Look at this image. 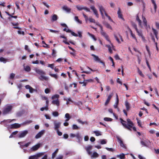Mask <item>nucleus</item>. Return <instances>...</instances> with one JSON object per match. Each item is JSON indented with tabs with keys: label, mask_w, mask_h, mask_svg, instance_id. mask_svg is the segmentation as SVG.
I'll return each instance as SVG.
<instances>
[{
	"label": "nucleus",
	"mask_w": 159,
	"mask_h": 159,
	"mask_svg": "<svg viewBox=\"0 0 159 159\" xmlns=\"http://www.w3.org/2000/svg\"><path fill=\"white\" fill-rule=\"evenodd\" d=\"M142 18L144 25L146 28L147 29L148 27V26L147 25V20L146 19V18L144 16H142Z\"/></svg>",
	"instance_id": "nucleus-20"
},
{
	"label": "nucleus",
	"mask_w": 159,
	"mask_h": 159,
	"mask_svg": "<svg viewBox=\"0 0 159 159\" xmlns=\"http://www.w3.org/2000/svg\"><path fill=\"white\" fill-rule=\"evenodd\" d=\"M106 47H107L108 48V50L109 52L110 53L112 54L113 52L112 49H111V46L109 45H107L106 46Z\"/></svg>",
	"instance_id": "nucleus-30"
},
{
	"label": "nucleus",
	"mask_w": 159,
	"mask_h": 159,
	"mask_svg": "<svg viewBox=\"0 0 159 159\" xmlns=\"http://www.w3.org/2000/svg\"><path fill=\"white\" fill-rule=\"evenodd\" d=\"M34 70L37 73L41 75L40 77L39 78L40 80H48V78L43 75H45V73L42 70L39 69L37 68H34Z\"/></svg>",
	"instance_id": "nucleus-1"
},
{
	"label": "nucleus",
	"mask_w": 159,
	"mask_h": 159,
	"mask_svg": "<svg viewBox=\"0 0 159 159\" xmlns=\"http://www.w3.org/2000/svg\"><path fill=\"white\" fill-rule=\"evenodd\" d=\"M72 129L74 130L78 129L79 128L76 125H73L72 127Z\"/></svg>",
	"instance_id": "nucleus-42"
},
{
	"label": "nucleus",
	"mask_w": 159,
	"mask_h": 159,
	"mask_svg": "<svg viewBox=\"0 0 159 159\" xmlns=\"http://www.w3.org/2000/svg\"><path fill=\"white\" fill-rule=\"evenodd\" d=\"M75 137H76L77 139V142L79 143H80L82 139L79 133L76 134L75 135Z\"/></svg>",
	"instance_id": "nucleus-22"
},
{
	"label": "nucleus",
	"mask_w": 159,
	"mask_h": 159,
	"mask_svg": "<svg viewBox=\"0 0 159 159\" xmlns=\"http://www.w3.org/2000/svg\"><path fill=\"white\" fill-rule=\"evenodd\" d=\"M13 108V106L11 105H8L6 106L3 108L2 111L3 115H6L10 113L11 111Z\"/></svg>",
	"instance_id": "nucleus-2"
},
{
	"label": "nucleus",
	"mask_w": 159,
	"mask_h": 159,
	"mask_svg": "<svg viewBox=\"0 0 159 159\" xmlns=\"http://www.w3.org/2000/svg\"><path fill=\"white\" fill-rule=\"evenodd\" d=\"M20 127V124L15 123L14 124L11 125H10L11 129H17Z\"/></svg>",
	"instance_id": "nucleus-18"
},
{
	"label": "nucleus",
	"mask_w": 159,
	"mask_h": 159,
	"mask_svg": "<svg viewBox=\"0 0 159 159\" xmlns=\"http://www.w3.org/2000/svg\"><path fill=\"white\" fill-rule=\"evenodd\" d=\"M48 67H50L51 68H52V69H54L53 64H48Z\"/></svg>",
	"instance_id": "nucleus-59"
},
{
	"label": "nucleus",
	"mask_w": 159,
	"mask_h": 159,
	"mask_svg": "<svg viewBox=\"0 0 159 159\" xmlns=\"http://www.w3.org/2000/svg\"><path fill=\"white\" fill-rule=\"evenodd\" d=\"M83 10H84L88 12L90 11V9L89 8L87 7H84Z\"/></svg>",
	"instance_id": "nucleus-61"
},
{
	"label": "nucleus",
	"mask_w": 159,
	"mask_h": 159,
	"mask_svg": "<svg viewBox=\"0 0 159 159\" xmlns=\"http://www.w3.org/2000/svg\"><path fill=\"white\" fill-rule=\"evenodd\" d=\"M137 33L138 34V35L140 37H142L143 35L142 32L141 30L139 31L138 30H136Z\"/></svg>",
	"instance_id": "nucleus-35"
},
{
	"label": "nucleus",
	"mask_w": 159,
	"mask_h": 159,
	"mask_svg": "<svg viewBox=\"0 0 159 159\" xmlns=\"http://www.w3.org/2000/svg\"><path fill=\"white\" fill-rule=\"evenodd\" d=\"M125 105L127 111H129L130 108V104L127 101L125 102Z\"/></svg>",
	"instance_id": "nucleus-24"
},
{
	"label": "nucleus",
	"mask_w": 159,
	"mask_h": 159,
	"mask_svg": "<svg viewBox=\"0 0 159 159\" xmlns=\"http://www.w3.org/2000/svg\"><path fill=\"white\" fill-rule=\"evenodd\" d=\"M40 146V143L38 144L31 148L30 150L32 151H35L37 150L39 148Z\"/></svg>",
	"instance_id": "nucleus-15"
},
{
	"label": "nucleus",
	"mask_w": 159,
	"mask_h": 159,
	"mask_svg": "<svg viewBox=\"0 0 159 159\" xmlns=\"http://www.w3.org/2000/svg\"><path fill=\"white\" fill-rule=\"evenodd\" d=\"M58 149H57L55 151L52 153V158H54L56 156V153L58 152Z\"/></svg>",
	"instance_id": "nucleus-37"
},
{
	"label": "nucleus",
	"mask_w": 159,
	"mask_h": 159,
	"mask_svg": "<svg viewBox=\"0 0 159 159\" xmlns=\"http://www.w3.org/2000/svg\"><path fill=\"white\" fill-rule=\"evenodd\" d=\"M88 34L95 40L96 41L97 39L95 37L94 35L92 34H90L89 32L88 33Z\"/></svg>",
	"instance_id": "nucleus-43"
},
{
	"label": "nucleus",
	"mask_w": 159,
	"mask_h": 159,
	"mask_svg": "<svg viewBox=\"0 0 159 159\" xmlns=\"http://www.w3.org/2000/svg\"><path fill=\"white\" fill-rule=\"evenodd\" d=\"M117 13L118 16V17L119 18L121 19L123 21H124L125 20V19L123 17V15L122 13L121 9L120 7H119L118 8V11Z\"/></svg>",
	"instance_id": "nucleus-8"
},
{
	"label": "nucleus",
	"mask_w": 159,
	"mask_h": 159,
	"mask_svg": "<svg viewBox=\"0 0 159 159\" xmlns=\"http://www.w3.org/2000/svg\"><path fill=\"white\" fill-rule=\"evenodd\" d=\"M56 51H55V50L54 49H53L52 53V56L55 57L56 56Z\"/></svg>",
	"instance_id": "nucleus-58"
},
{
	"label": "nucleus",
	"mask_w": 159,
	"mask_h": 159,
	"mask_svg": "<svg viewBox=\"0 0 159 159\" xmlns=\"http://www.w3.org/2000/svg\"><path fill=\"white\" fill-rule=\"evenodd\" d=\"M97 7L101 13H103L106 11L105 9L102 5L98 4Z\"/></svg>",
	"instance_id": "nucleus-17"
},
{
	"label": "nucleus",
	"mask_w": 159,
	"mask_h": 159,
	"mask_svg": "<svg viewBox=\"0 0 159 159\" xmlns=\"http://www.w3.org/2000/svg\"><path fill=\"white\" fill-rule=\"evenodd\" d=\"M89 80H84V81L82 82V83H83V86H85L87 85V82H86L85 81H89Z\"/></svg>",
	"instance_id": "nucleus-56"
},
{
	"label": "nucleus",
	"mask_w": 159,
	"mask_h": 159,
	"mask_svg": "<svg viewBox=\"0 0 159 159\" xmlns=\"http://www.w3.org/2000/svg\"><path fill=\"white\" fill-rule=\"evenodd\" d=\"M96 136H99L102 135L101 133L98 131H93Z\"/></svg>",
	"instance_id": "nucleus-36"
},
{
	"label": "nucleus",
	"mask_w": 159,
	"mask_h": 159,
	"mask_svg": "<svg viewBox=\"0 0 159 159\" xmlns=\"http://www.w3.org/2000/svg\"><path fill=\"white\" fill-rule=\"evenodd\" d=\"M105 25L107 28L110 29L111 30L112 29V27L108 23H107L106 24H105Z\"/></svg>",
	"instance_id": "nucleus-51"
},
{
	"label": "nucleus",
	"mask_w": 159,
	"mask_h": 159,
	"mask_svg": "<svg viewBox=\"0 0 159 159\" xmlns=\"http://www.w3.org/2000/svg\"><path fill=\"white\" fill-rule=\"evenodd\" d=\"M132 26H133L134 28L135 29V30L136 31L137 30H138L137 26L136 24H135V23H134L132 24Z\"/></svg>",
	"instance_id": "nucleus-63"
},
{
	"label": "nucleus",
	"mask_w": 159,
	"mask_h": 159,
	"mask_svg": "<svg viewBox=\"0 0 159 159\" xmlns=\"http://www.w3.org/2000/svg\"><path fill=\"white\" fill-rule=\"evenodd\" d=\"M57 134L60 136L62 135V133L60 131L59 129L56 130Z\"/></svg>",
	"instance_id": "nucleus-54"
},
{
	"label": "nucleus",
	"mask_w": 159,
	"mask_h": 159,
	"mask_svg": "<svg viewBox=\"0 0 159 159\" xmlns=\"http://www.w3.org/2000/svg\"><path fill=\"white\" fill-rule=\"evenodd\" d=\"M77 9L79 11H81L83 9L84 7L83 6L77 5L76 6Z\"/></svg>",
	"instance_id": "nucleus-34"
},
{
	"label": "nucleus",
	"mask_w": 159,
	"mask_h": 159,
	"mask_svg": "<svg viewBox=\"0 0 159 159\" xmlns=\"http://www.w3.org/2000/svg\"><path fill=\"white\" fill-rule=\"evenodd\" d=\"M63 31H66V32L67 33H71V34L73 36L75 37L78 36V35L77 34H75L74 32L71 31V30L70 29H68V30H67L66 28H65L63 29Z\"/></svg>",
	"instance_id": "nucleus-11"
},
{
	"label": "nucleus",
	"mask_w": 159,
	"mask_h": 159,
	"mask_svg": "<svg viewBox=\"0 0 159 159\" xmlns=\"http://www.w3.org/2000/svg\"><path fill=\"white\" fill-rule=\"evenodd\" d=\"M126 120L128 123V125L129 128L130 130L131 131V128L134 125L133 123L129 119H127Z\"/></svg>",
	"instance_id": "nucleus-12"
},
{
	"label": "nucleus",
	"mask_w": 159,
	"mask_h": 159,
	"mask_svg": "<svg viewBox=\"0 0 159 159\" xmlns=\"http://www.w3.org/2000/svg\"><path fill=\"white\" fill-rule=\"evenodd\" d=\"M77 121L79 123H80L82 124L83 125L84 124V123H85L86 124H87V122H86V121H85V122L82 121H81V120L80 119H78L77 120Z\"/></svg>",
	"instance_id": "nucleus-44"
},
{
	"label": "nucleus",
	"mask_w": 159,
	"mask_h": 159,
	"mask_svg": "<svg viewBox=\"0 0 159 159\" xmlns=\"http://www.w3.org/2000/svg\"><path fill=\"white\" fill-rule=\"evenodd\" d=\"M52 115L54 116H57L59 115L58 112L57 111H55L52 112Z\"/></svg>",
	"instance_id": "nucleus-45"
},
{
	"label": "nucleus",
	"mask_w": 159,
	"mask_h": 159,
	"mask_svg": "<svg viewBox=\"0 0 159 159\" xmlns=\"http://www.w3.org/2000/svg\"><path fill=\"white\" fill-rule=\"evenodd\" d=\"M112 96L113 94H111L108 96L107 98L105 103V106L107 105L109 103Z\"/></svg>",
	"instance_id": "nucleus-21"
},
{
	"label": "nucleus",
	"mask_w": 159,
	"mask_h": 159,
	"mask_svg": "<svg viewBox=\"0 0 159 159\" xmlns=\"http://www.w3.org/2000/svg\"><path fill=\"white\" fill-rule=\"evenodd\" d=\"M50 92V90L48 88H47L45 90V92L46 93H48Z\"/></svg>",
	"instance_id": "nucleus-60"
},
{
	"label": "nucleus",
	"mask_w": 159,
	"mask_h": 159,
	"mask_svg": "<svg viewBox=\"0 0 159 159\" xmlns=\"http://www.w3.org/2000/svg\"><path fill=\"white\" fill-rule=\"evenodd\" d=\"M61 122L55 120L54 122V129L55 130L59 129V128L60 127L61 125Z\"/></svg>",
	"instance_id": "nucleus-5"
},
{
	"label": "nucleus",
	"mask_w": 159,
	"mask_h": 159,
	"mask_svg": "<svg viewBox=\"0 0 159 159\" xmlns=\"http://www.w3.org/2000/svg\"><path fill=\"white\" fill-rule=\"evenodd\" d=\"M44 155V153L43 152L39 153L37 154L36 155L31 156L29 157V159H38V157H40Z\"/></svg>",
	"instance_id": "nucleus-4"
},
{
	"label": "nucleus",
	"mask_w": 159,
	"mask_h": 159,
	"mask_svg": "<svg viewBox=\"0 0 159 159\" xmlns=\"http://www.w3.org/2000/svg\"><path fill=\"white\" fill-rule=\"evenodd\" d=\"M62 9L63 10L66 11L68 12H70L71 11V9L69 8H68L67 6H64L62 7Z\"/></svg>",
	"instance_id": "nucleus-29"
},
{
	"label": "nucleus",
	"mask_w": 159,
	"mask_h": 159,
	"mask_svg": "<svg viewBox=\"0 0 159 159\" xmlns=\"http://www.w3.org/2000/svg\"><path fill=\"white\" fill-rule=\"evenodd\" d=\"M49 75L52 77L56 79H57L58 78V76L56 74H52L51 73L49 74Z\"/></svg>",
	"instance_id": "nucleus-40"
},
{
	"label": "nucleus",
	"mask_w": 159,
	"mask_h": 159,
	"mask_svg": "<svg viewBox=\"0 0 159 159\" xmlns=\"http://www.w3.org/2000/svg\"><path fill=\"white\" fill-rule=\"evenodd\" d=\"M117 157H119L120 159H125V155L123 153L116 156Z\"/></svg>",
	"instance_id": "nucleus-28"
},
{
	"label": "nucleus",
	"mask_w": 159,
	"mask_h": 159,
	"mask_svg": "<svg viewBox=\"0 0 159 159\" xmlns=\"http://www.w3.org/2000/svg\"><path fill=\"white\" fill-rule=\"evenodd\" d=\"M58 19V16L56 14H53L52 17L51 21L52 22L56 21Z\"/></svg>",
	"instance_id": "nucleus-27"
},
{
	"label": "nucleus",
	"mask_w": 159,
	"mask_h": 159,
	"mask_svg": "<svg viewBox=\"0 0 159 159\" xmlns=\"http://www.w3.org/2000/svg\"><path fill=\"white\" fill-rule=\"evenodd\" d=\"M98 25L100 27L101 29L100 33L101 35L105 38L110 43H111V41L109 38V36L103 30V27L102 25L100 24H98Z\"/></svg>",
	"instance_id": "nucleus-3"
},
{
	"label": "nucleus",
	"mask_w": 159,
	"mask_h": 159,
	"mask_svg": "<svg viewBox=\"0 0 159 159\" xmlns=\"http://www.w3.org/2000/svg\"><path fill=\"white\" fill-rule=\"evenodd\" d=\"M121 121V123L122 124V125L126 129H128L129 130H130L129 128L128 124H127L126 123V121L124 120L122 118H120V119Z\"/></svg>",
	"instance_id": "nucleus-10"
},
{
	"label": "nucleus",
	"mask_w": 159,
	"mask_h": 159,
	"mask_svg": "<svg viewBox=\"0 0 159 159\" xmlns=\"http://www.w3.org/2000/svg\"><path fill=\"white\" fill-rule=\"evenodd\" d=\"M75 20L77 21L80 24L82 23V21L81 20H80L79 19L78 16H75Z\"/></svg>",
	"instance_id": "nucleus-38"
},
{
	"label": "nucleus",
	"mask_w": 159,
	"mask_h": 159,
	"mask_svg": "<svg viewBox=\"0 0 159 159\" xmlns=\"http://www.w3.org/2000/svg\"><path fill=\"white\" fill-rule=\"evenodd\" d=\"M90 8L93 11V12L95 14L96 16L98 18L99 16V14L98 13V11L95 8V7L93 6H92L90 7Z\"/></svg>",
	"instance_id": "nucleus-16"
},
{
	"label": "nucleus",
	"mask_w": 159,
	"mask_h": 159,
	"mask_svg": "<svg viewBox=\"0 0 159 159\" xmlns=\"http://www.w3.org/2000/svg\"><path fill=\"white\" fill-rule=\"evenodd\" d=\"M24 70L27 72H29L31 70L30 67L29 66H26L24 67Z\"/></svg>",
	"instance_id": "nucleus-32"
},
{
	"label": "nucleus",
	"mask_w": 159,
	"mask_h": 159,
	"mask_svg": "<svg viewBox=\"0 0 159 159\" xmlns=\"http://www.w3.org/2000/svg\"><path fill=\"white\" fill-rule=\"evenodd\" d=\"M48 107L45 106V107H42L40 108V110L42 111H43L44 110H48Z\"/></svg>",
	"instance_id": "nucleus-49"
},
{
	"label": "nucleus",
	"mask_w": 159,
	"mask_h": 159,
	"mask_svg": "<svg viewBox=\"0 0 159 159\" xmlns=\"http://www.w3.org/2000/svg\"><path fill=\"white\" fill-rule=\"evenodd\" d=\"M44 133V130H41L35 136V138L36 139H38L40 138Z\"/></svg>",
	"instance_id": "nucleus-13"
},
{
	"label": "nucleus",
	"mask_w": 159,
	"mask_h": 159,
	"mask_svg": "<svg viewBox=\"0 0 159 159\" xmlns=\"http://www.w3.org/2000/svg\"><path fill=\"white\" fill-rule=\"evenodd\" d=\"M0 61L1 62H3L5 63L6 62V59L3 57H1L0 58Z\"/></svg>",
	"instance_id": "nucleus-47"
},
{
	"label": "nucleus",
	"mask_w": 159,
	"mask_h": 159,
	"mask_svg": "<svg viewBox=\"0 0 159 159\" xmlns=\"http://www.w3.org/2000/svg\"><path fill=\"white\" fill-rule=\"evenodd\" d=\"M104 120L107 121H111L113 119L109 117H105L104 118Z\"/></svg>",
	"instance_id": "nucleus-39"
},
{
	"label": "nucleus",
	"mask_w": 159,
	"mask_h": 159,
	"mask_svg": "<svg viewBox=\"0 0 159 159\" xmlns=\"http://www.w3.org/2000/svg\"><path fill=\"white\" fill-rule=\"evenodd\" d=\"M91 56L93 57L94 60L95 61L101 63H103V64H104V63L103 61H102L100 60V59L98 57V56H96L94 54H92Z\"/></svg>",
	"instance_id": "nucleus-9"
},
{
	"label": "nucleus",
	"mask_w": 159,
	"mask_h": 159,
	"mask_svg": "<svg viewBox=\"0 0 159 159\" xmlns=\"http://www.w3.org/2000/svg\"><path fill=\"white\" fill-rule=\"evenodd\" d=\"M49 30H50V32H52V33H58L59 32V31L56 30H53L52 29H50Z\"/></svg>",
	"instance_id": "nucleus-62"
},
{
	"label": "nucleus",
	"mask_w": 159,
	"mask_h": 159,
	"mask_svg": "<svg viewBox=\"0 0 159 159\" xmlns=\"http://www.w3.org/2000/svg\"><path fill=\"white\" fill-rule=\"evenodd\" d=\"M116 138L118 141V142L120 144V146L124 148H126V146L125 144L123 143L122 139L119 137H117Z\"/></svg>",
	"instance_id": "nucleus-14"
},
{
	"label": "nucleus",
	"mask_w": 159,
	"mask_h": 159,
	"mask_svg": "<svg viewBox=\"0 0 159 159\" xmlns=\"http://www.w3.org/2000/svg\"><path fill=\"white\" fill-rule=\"evenodd\" d=\"M106 141L105 139H102L100 141V143L102 144H104L106 143Z\"/></svg>",
	"instance_id": "nucleus-48"
},
{
	"label": "nucleus",
	"mask_w": 159,
	"mask_h": 159,
	"mask_svg": "<svg viewBox=\"0 0 159 159\" xmlns=\"http://www.w3.org/2000/svg\"><path fill=\"white\" fill-rule=\"evenodd\" d=\"M15 74L13 73H11L10 76V79H13L15 77Z\"/></svg>",
	"instance_id": "nucleus-46"
},
{
	"label": "nucleus",
	"mask_w": 159,
	"mask_h": 159,
	"mask_svg": "<svg viewBox=\"0 0 159 159\" xmlns=\"http://www.w3.org/2000/svg\"><path fill=\"white\" fill-rule=\"evenodd\" d=\"M92 148V146L91 145L88 147L86 148L87 152L89 155H90L92 154V152L90 151V150Z\"/></svg>",
	"instance_id": "nucleus-23"
},
{
	"label": "nucleus",
	"mask_w": 159,
	"mask_h": 159,
	"mask_svg": "<svg viewBox=\"0 0 159 159\" xmlns=\"http://www.w3.org/2000/svg\"><path fill=\"white\" fill-rule=\"evenodd\" d=\"M28 131L27 130L23 131L18 134V137L19 138L24 137L28 134Z\"/></svg>",
	"instance_id": "nucleus-7"
},
{
	"label": "nucleus",
	"mask_w": 159,
	"mask_h": 159,
	"mask_svg": "<svg viewBox=\"0 0 159 159\" xmlns=\"http://www.w3.org/2000/svg\"><path fill=\"white\" fill-rule=\"evenodd\" d=\"M29 92L30 93H32L33 92V91L34 90V89H33L32 87H30V88L29 89Z\"/></svg>",
	"instance_id": "nucleus-64"
},
{
	"label": "nucleus",
	"mask_w": 159,
	"mask_h": 159,
	"mask_svg": "<svg viewBox=\"0 0 159 159\" xmlns=\"http://www.w3.org/2000/svg\"><path fill=\"white\" fill-rule=\"evenodd\" d=\"M52 103L53 104L56 105L57 106H59L60 105L58 99H57L56 100H53L52 101Z\"/></svg>",
	"instance_id": "nucleus-26"
},
{
	"label": "nucleus",
	"mask_w": 159,
	"mask_h": 159,
	"mask_svg": "<svg viewBox=\"0 0 159 159\" xmlns=\"http://www.w3.org/2000/svg\"><path fill=\"white\" fill-rule=\"evenodd\" d=\"M152 30L153 32V33L155 34L156 38L158 39L157 38V34H158V32L155 29H154L153 28H152Z\"/></svg>",
	"instance_id": "nucleus-31"
},
{
	"label": "nucleus",
	"mask_w": 159,
	"mask_h": 159,
	"mask_svg": "<svg viewBox=\"0 0 159 159\" xmlns=\"http://www.w3.org/2000/svg\"><path fill=\"white\" fill-rule=\"evenodd\" d=\"M129 32L130 34H131V36L134 39H135V41H136V42H137L138 41H137V39H136V37H135V35L134 34L133 32H132V30L130 29V28H129Z\"/></svg>",
	"instance_id": "nucleus-25"
},
{
	"label": "nucleus",
	"mask_w": 159,
	"mask_h": 159,
	"mask_svg": "<svg viewBox=\"0 0 159 159\" xmlns=\"http://www.w3.org/2000/svg\"><path fill=\"white\" fill-rule=\"evenodd\" d=\"M65 117L66 119H70V114L68 113H67L65 115Z\"/></svg>",
	"instance_id": "nucleus-55"
},
{
	"label": "nucleus",
	"mask_w": 159,
	"mask_h": 159,
	"mask_svg": "<svg viewBox=\"0 0 159 159\" xmlns=\"http://www.w3.org/2000/svg\"><path fill=\"white\" fill-rule=\"evenodd\" d=\"M146 48L148 53L149 55H150V52L149 50V48L147 45L146 46Z\"/></svg>",
	"instance_id": "nucleus-50"
},
{
	"label": "nucleus",
	"mask_w": 159,
	"mask_h": 159,
	"mask_svg": "<svg viewBox=\"0 0 159 159\" xmlns=\"http://www.w3.org/2000/svg\"><path fill=\"white\" fill-rule=\"evenodd\" d=\"M99 156L98 154L96 152H93V155L91 156L92 158L97 157Z\"/></svg>",
	"instance_id": "nucleus-33"
},
{
	"label": "nucleus",
	"mask_w": 159,
	"mask_h": 159,
	"mask_svg": "<svg viewBox=\"0 0 159 159\" xmlns=\"http://www.w3.org/2000/svg\"><path fill=\"white\" fill-rule=\"evenodd\" d=\"M116 102L115 103L118 105L119 102V99L118 98V95L117 94H116Z\"/></svg>",
	"instance_id": "nucleus-53"
},
{
	"label": "nucleus",
	"mask_w": 159,
	"mask_h": 159,
	"mask_svg": "<svg viewBox=\"0 0 159 159\" xmlns=\"http://www.w3.org/2000/svg\"><path fill=\"white\" fill-rule=\"evenodd\" d=\"M83 15L85 19V20L86 23L87 22L88 20H89V21L91 22H93L94 23H95V20L94 19L90 17L88 19V16L84 13H83Z\"/></svg>",
	"instance_id": "nucleus-6"
},
{
	"label": "nucleus",
	"mask_w": 159,
	"mask_h": 159,
	"mask_svg": "<svg viewBox=\"0 0 159 159\" xmlns=\"http://www.w3.org/2000/svg\"><path fill=\"white\" fill-rule=\"evenodd\" d=\"M138 73L140 76L143 77H144V75L143 74L141 70H140L139 69H138Z\"/></svg>",
	"instance_id": "nucleus-57"
},
{
	"label": "nucleus",
	"mask_w": 159,
	"mask_h": 159,
	"mask_svg": "<svg viewBox=\"0 0 159 159\" xmlns=\"http://www.w3.org/2000/svg\"><path fill=\"white\" fill-rule=\"evenodd\" d=\"M105 148L108 151L113 152L114 151L113 149L111 148Z\"/></svg>",
	"instance_id": "nucleus-52"
},
{
	"label": "nucleus",
	"mask_w": 159,
	"mask_h": 159,
	"mask_svg": "<svg viewBox=\"0 0 159 159\" xmlns=\"http://www.w3.org/2000/svg\"><path fill=\"white\" fill-rule=\"evenodd\" d=\"M152 3L153 4L154 7V11H153L152 9H151V12L152 13H155L156 12V9L157 8V5L156 3L155 2L154 0H151Z\"/></svg>",
	"instance_id": "nucleus-19"
},
{
	"label": "nucleus",
	"mask_w": 159,
	"mask_h": 159,
	"mask_svg": "<svg viewBox=\"0 0 159 159\" xmlns=\"http://www.w3.org/2000/svg\"><path fill=\"white\" fill-rule=\"evenodd\" d=\"M59 97V95H58V94H55V95H54L52 96V99H58V98Z\"/></svg>",
	"instance_id": "nucleus-41"
}]
</instances>
